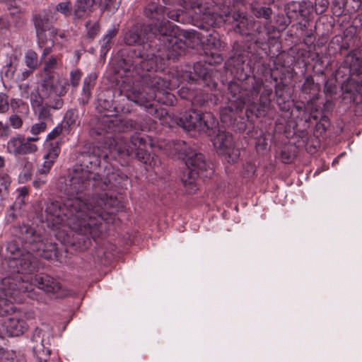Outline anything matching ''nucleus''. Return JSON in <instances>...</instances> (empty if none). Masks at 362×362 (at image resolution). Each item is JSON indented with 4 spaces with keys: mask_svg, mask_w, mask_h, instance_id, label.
Returning a JSON list of instances; mask_svg holds the SVG:
<instances>
[{
    "mask_svg": "<svg viewBox=\"0 0 362 362\" xmlns=\"http://www.w3.org/2000/svg\"><path fill=\"white\" fill-rule=\"evenodd\" d=\"M46 122L40 121V122L35 123L33 125H32L30 128V132L33 135H38L39 134L44 132L46 130Z\"/></svg>",
    "mask_w": 362,
    "mask_h": 362,
    "instance_id": "nucleus-64",
    "label": "nucleus"
},
{
    "mask_svg": "<svg viewBox=\"0 0 362 362\" xmlns=\"http://www.w3.org/2000/svg\"><path fill=\"white\" fill-rule=\"evenodd\" d=\"M32 291V284L21 274H16L1 280L0 291L6 296L14 298V300H18L21 293H30Z\"/></svg>",
    "mask_w": 362,
    "mask_h": 362,
    "instance_id": "nucleus-19",
    "label": "nucleus"
},
{
    "mask_svg": "<svg viewBox=\"0 0 362 362\" xmlns=\"http://www.w3.org/2000/svg\"><path fill=\"white\" fill-rule=\"evenodd\" d=\"M208 136L211 138L214 147L220 151V153L228 154V158L230 159V153L233 150L231 149L233 147L232 135L226 131L221 130L218 124L214 133ZM228 161L230 162V160Z\"/></svg>",
    "mask_w": 362,
    "mask_h": 362,
    "instance_id": "nucleus-25",
    "label": "nucleus"
},
{
    "mask_svg": "<svg viewBox=\"0 0 362 362\" xmlns=\"http://www.w3.org/2000/svg\"><path fill=\"white\" fill-rule=\"evenodd\" d=\"M150 44L151 40L143 46L122 49L119 52L118 66L132 76H138L144 71H156L158 57L153 52Z\"/></svg>",
    "mask_w": 362,
    "mask_h": 362,
    "instance_id": "nucleus-3",
    "label": "nucleus"
},
{
    "mask_svg": "<svg viewBox=\"0 0 362 362\" xmlns=\"http://www.w3.org/2000/svg\"><path fill=\"white\" fill-rule=\"evenodd\" d=\"M57 69V61L54 57H51L45 64L42 76L59 74L55 70Z\"/></svg>",
    "mask_w": 362,
    "mask_h": 362,
    "instance_id": "nucleus-51",
    "label": "nucleus"
},
{
    "mask_svg": "<svg viewBox=\"0 0 362 362\" xmlns=\"http://www.w3.org/2000/svg\"><path fill=\"white\" fill-rule=\"evenodd\" d=\"M210 33L206 36L207 45L211 46L212 48L216 49L220 46V41L218 39V34L214 29L208 30Z\"/></svg>",
    "mask_w": 362,
    "mask_h": 362,
    "instance_id": "nucleus-59",
    "label": "nucleus"
},
{
    "mask_svg": "<svg viewBox=\"0 0 362 362\" xmlns=\"http://www.w3.org/2000/svg\"><path fill=\"white\" fill-rule=\"evenodd\" d=\"M118 28H112L107 31V33L105 35L100 43V55H106L107 52L110 49L112 45V40L116 37L118 33Z\"/></svg>",
    "mask_w": 362,
    "mask_h": 362,
    "instance_id": "nucleus-43",
    "label": "nucleus"
},
{
    "mask_svg": "<svg viewBox=\"0 0 362 362\" xmlns=\"http://www.w3.org/2000/svg\"><path fill=\"white\" fill-rule=\"evenodd\" d=\"M361 5V4L359 0H345L344 12L355 13L359 9Z\"/></svg>",
    "mask_w": 362,
    "mask_h": 362,
    "instance_id": "nucleus-60",
    "label": "nucleus"
},
{
    "mask_svg": "<svg viewBox=\"0 0 362 362\" xmlns=\"http://www.w3.org/2000/svg\"><path fill=\"white\" fill-rule=\"evenodd\" d=\"M147 139L145 134L136 132L130 136L129 142L134 148L135 158L141 163L151 166L153 156L146 149L148 144Z\"/></svg>",
    "mask_w": 362,
    "mask_h": 362,
    "instance_id": "nucleus-22",
    "label": "nucleus"
},
{
    "mask_svg": "<svg viewBox=\"0 0 362 362\" xmlns=\"http://www.w3.org/2000/svg\"><path fill=\"white\" fill-rule=\"evenodd\" d=\"M101 0H76L73 11L74 20H82L87 14L91 11V8Z\"/></svg>",
    "mask_w": 362,
    "mask_h": 362,
    "instance_id": "nucleus-36",
    "label": "nucleus"
},
{
    "mask_svg": "<svg viewBox=\"0 0 362 362\" xmlns=\"http://www.w3.org/2000/svg\"><path fill=\"white\" fill-rule=\"evenodd\" d=\"M202 5V0H180V6L188 9L200 8Z\"/></svg>",
    "mask_w": 362,
    "mask_h": 362,
    "instance_id": "nucleus-62",
    "label": "nucleus"
},
{
    "mask_svg": "<svg viewBox=\"0 0 362 362\" xmlns=\"http://www.w3.org/2000/svg\"><path fill=\"white\" fill-rule=\"evenodd\" d=\"M272 4L260 3L254 1L250 4V9L251 13L256 18L265 23H270L274 17V11L272 8Z\"/></svg>",
    "mask_w": 362,
    "mask_h": 362,
    "instance_id": "nucleus-29",
    "label": "nucleus"
},
{
    "mask_svg": "<svg viewBox=\"0 0 362 362\" xmlns=\"http://www.w3.org/2000/svg\"><path fill=\"white\" fill-rule=\"evenodd\" d=\"M166 7L159 2L149 1L143 8V15L149 23L145 24L146 30H150L152 37L163 32L170 30L175 25L165 18Z\"/></svg>",
    "mask_w": 362,
    "mask_h": 362,
    "instance_id": "nucleus-12",
    "label": "nucleus"
},
{
    "mask_svg": "<svg viewBox=\"0 0 362 362\" xmlns=\"http://www.w3.org/2000/svg\"><path fill=\"white\" fill-rule=\"evenodd\" d=\"M65 132V129L62 126L61 124H59L57 127H55L51 132H49L47 136L46 142H50L57 141V137H58L62 132Z\"/></svg>",
    "mask_w": 362,
    "mask_h": 362,
    "instance_id": "nucleus-61",
    "label": "nucleus"
},
{
    "mask_svg": "<svg viewBox=\"0 0 362 362\" xmlns=\"http://www.w3.org/2000/svg\"><path fill=\"white\" fill-rule=\"evenodd\" d=\"M178 27L175 25L170 30L163 32L151 39L153 52L159 58L176 61L185 52L187 44L177 37Z\"/></svg>",
    "mask_w": 362,
    "mask_h": 362,
    "instance_id": "nucleus-6",
    "label": "nucleus"
},
{
    "mask_svg": "<svg viewBox=\"0 0 362 362\" xmlns=\"http://www.w3.org/2000/svg\"><path fill=\"white\" fill-rule=\"evenodd\" d=\"M354 76L362 78V52L357 49L351 50L346 55L335 74V78L341 82L346 78Z\"/></svg>",
    "mask_w": 362,
    "mask_h": 362,
    "instance_id": "nucleus-18",
    "label": "nucleus"
},
{
    "mask_svg": "<svg viewBox=\"0 0 362 362\" xmlns=\"http://www.w3.org/2000/svg\"><path fill=\"white\" fill-rule=\"evenodd\" d=\"M272 94V88L261 78L241 73L228 83V105L221 110V121L236 132H245L254 117L267 115Z\"/></svg>",
    "mask_w": 362,
    "mask_h": 362,
    "instance_id": "nucleus-2",
    "label": "nucleus"
},
{
    "mask_svg": "<svg viewBox=\"0 0 362 362\" xmlns=\"http://www.w3.org/2000/svg\"><path fill=\"white\" fill-rule=\"evenodd\" d=\"M298 3L300 8V16L303 18H309L313 12L315 11L312 1L306 0L298 1Z\"/></svg>",
    "mask_w": 362,
    "mask_h": 362,
    "instance_id": "nucleus-49",
    "label": "nucleus"
},
{
    "mask_svg": "<svg viewBox=\"0 0 362 362\" xmlns=\"http://www.w3.org/2000/svg\"><path fill=\"white\" fill-rule=\"evenodd\" d=\"M62 139L46 142L45 144V153L43 156L45 161L42 168L39 170L40 174H47L53 164L57 160L61 152Z\"/></svg>",
    "mask_w": 362,
    "mask_h": 362,
    "instance_id": "nucleus-24",
    "label": "nucleus"
},
{
    "mask_svg": "<svg viewBox=\"0 0 362 362\" xmlns=\"http://www.w3.org/2000/svg\"><path fill=\"white\" fill-rule=\"evenodd\" d=\"M55 9L65 16H69L72 12L71 3L70 1L60 2L56 6Z\"/></svg>",
    "mask_w": 362,
    "mask_h": 362,
    "instance_id": "nucleus-57",
    "label": "nucleus"
},
{
    "mask_svg": "<svg viewBox=\"0 0 362 362\" xmlns=\"http://www.w3.org/2000/svg\"><path fill=\"white\" fill-rule=\"evenodd\" d=\"M134 148L132 145L130 146L127 141L121 139L116 141L114 148L111 150V152L116 153L119 157L126 158L133 153Z\"/></svg>",
    "mask_w": 362,
    "mask_h": 362,
    "instance_id": "nucleus-41",
    "label": "nucleus"
},
{
    "mask_svg": "<svg viewBox=\"0 0 362 362\" xmlns=\"http://www.w3.org/2000/svg\"><path fill=\"white\" fill-rule=\"evenodd\" d=\"M86 27L87 29L86 36L91 40L98 35L100 29V24L98 21L92 22L90 20L86 22Z\"/></svg>",
    "mask_w": 362,
    "mask_h": 362,
    "instance_id": "nucleus-50",
    "label": "nucleus"
},
{
    "mask_svg": "<svg viewBox=\"0 0 362 362\" xmlns=\"http://www.w3.org/2000/svg\"><path fill=\"white\" fill-rule=\"evenodd\" d=\"M107 155L105 153L103 156L104 163V173L105 175H100L98 180H95V184H93L90 199L91 200L94 195L98 198V196L101 194H105L106 190H112L115 188H118L123 186L124 182L127 181V175L122 173L119 169H115L111 164H109L105 159Z\"/></svg>",
    "mask_w": 362,
    "mask_h": 362,
    "instance_id": "nucleus-13",
    "label": "nucleus"
},
{
    "mask_svg": "<svg viewBox=\"0 0 362 362\" xmlns=\"http://www.w3.org/2000/svg\"><path fill=\"white\" fill-rule=\"evenodd\" d=\"M315 112H314L315 115ZM316 115H317V114H316ZM317 116H318V118L316 119L312 117H310V125L311 124L312 119L317 121L315 127V134H317V135L322 136L324 133L326 132L327 129L329 127L330 121H329L328 116L326 115H322L321 116L317 115Z\"/></svg>",
    "mask_w": 362,
    "mask_h": 362,
    "instance_id": "nucleus-44",
    "label": "nucleus"
},
{
    "mask_svg": "<svg viewBox=\"0 0 362 362\" xmlns=\"http://www.w3.org/2000/svg\"><path fill=\"white\" fill-rule=\"evenodd\" d=\"M194 74L197 76L198 83L203 84L204 86L214 89L216 88L217 83L212 78L207 69L202 66L199 63L194 66Z\"/></svg>",
    "mask_w": 362,
    "mask_h": 362,
    "instance_id": "nucleus-35",
    "label": "nucleus"
},
{
    "mask_svg": "<svg viewBox=\"0 0 362 362\" xmlns=\"http://www.w3.org/2000/svg\"><path fill=\"white\" fill-rule=\"evenodd\" d=\"M14 298L0 295V316L8 315L13 310Z\"/></svg>",
    "mask_w": 362,
    "mask_h": 362,
    "instance_id": "nucleus-46",
    "label": "nucleus"
},
{
    "mask_svg": "<svg viewBox=\"0 0 362 362\" xmlns=\"http://www.w3.org/2000/svg\"><path fill=\"white\" fill-rule=\"evenodd\" d=\"M296 156L295 149H282L280 151V159L284 163H291Z\"/></svg>",
    "mask_w": 362,
    "mask_h": 362,
    "instance_id": "nucleus-54",
    "label": "nucleus"
},
{
    "mask_svg": "<svg viewBox=\"0 0 362 362\" xmlns=\"http://www.w3.org/2000/svg\"><path fill=\"white\" fill-rule=\"evenodd\" d=\"M340 88L343 99L353 103L362 101V78L359 76L346 78L341 81Z\"/></svg>",
    "mask_w": 362,
    "mask_h": 362,
    "instance_id": "nucleus-21",
    "label": "nucleus"
},
{
    "mask_svg": "<svg viewBox=\"0 0 362 362\" xmlns=\"http://www.w3.org/2000/svg\"><path fill=\"white\" fill-rule=\"evenodd\" d=\"M64 105L63 99H52L46 100L45 103L38 110V118L40 121L46 122L47 120H52V115L51 110H58L62 108Z\"/></svg>",
    "mask_w": 362,
    "mask_h": 362,
    "instance_id": "nucleus-33",
    "label": "nucleus"
},
{
    "mask_svg": "<svg viewBox=\"0 0 362 362\" xmlns=\"http://www.w3.org/2000/svg\"><path fill=\"white\" fill-rule=\"evenodd\" d=\"M69 88V80L59 74L42 76L40 90L45 100L62 99Z\"/></svg>",
    "mask_w": 362,
    "mask_h": 362,
    "instance_id": "nucleus-17",
    "label": "nucleus"
},
{
    "mask_svg": "<svg viewBox=\"0 0 362 362\" xmlns=\"http://www.w3.org/2000/svg\"><path fill=\"white\" fill-rule=\"evenodd\" d=\"M354 40L352 37L347 36L342 38L341 45L339 47V52L341 55H346V53L349 49L354 47Z\"/></svg>",
    "mask_w": 362,
    "mask_h": 362,
    "instance_id": "nucleus-58",
    "label": "nucleus"
},
{
    "mask_svg": "<svg viewBox=\"0 0 362 362\" xmlns=\"http://www.w3.org/2000/svg\"><path fill=\"white\" fill-rule=\"evenodd\" d=\"M177 124L187 132H202L211 135L216 130L218 121L210 112H202L192 108L178 117Z\"/></svg>",
    "mask_w": 362,
    "mask_h": 362,
    "instance_id": "nucleus-10",
    "label": "nucleus"
},
{
    "mask_svg": "<svg viewBox=\"0 0 362 362\" xmlns=\"http://www.w3.org/2000/svg\"><path fill=\"white\" fill-rule=\"evenodd\" d=\"M125 96L129 100L144 106L148 114L160 119L168 116V112L165 109L157 108L151 102L156 100L167 106H174L177 102L175 95L165 90V88L154 93H145L132 88L125 91Z\"/></svg>",
    "mask_w": 362,
    "mask_h": 362,
    "instance_id": "nucleus-4",
    "label": "nucleus"
},
{
    "mask_svg": "<svg viewBox=\"0 0 362 362\" xmlns=\"http://www.w3.org/2000/svg\"><path fill=\"white\" fill-rule=\"evenodd\" d=\"M34 281L38 288L47 293L55 294L57 298L62 297L65 295L59 281L48 274H40L37 275L35 277Z\"/></svg>",
    "mask_w": 362,
    "mask_h": 362,
    "instance_id": "nucleus-23",
    "label": "nucleus"
},
{
    "mask_svg": "<svg viewBox=\"0 0 362 362\" xmlns=\"http://www.w3.org/2000/svg\"><path fill=\"white\" fill-rule=\"evenodd\" d=\"M301 94L306 100L304 110L301 116H298L296 119V127L302 132L310 127V117L317 119L318 116L315 115L317 112V105L316 101L319 98L320 85L315 82L312 76H307L301 86Z\"/></svg>",
    "mask_w": 362,
    "mask_h": 362,
    "instance_id": "nucleus-8",
    "label": "nucleus"
},
{
    "mask_svg": "<svg viewBox=\"0 0 362 362\" xmlns=\"http://www.w3.org/2000/svg\"><path fill=\"white\" fill-rule=\"evenodd\" d=\"M233 55L231 56L228 60V64L229 66H237V69L243 70V68L241 67L245 60L247 59L249 56V51L245 49V46L239 44L238 42H235L233 45Z\"/></svg>",
    "mask_w": 362,
    "mask_h": 362,
    "instance_id": "nucleus-34",
    "label": "nucleus"
},
{
    "mask_svg": "<svg viewBox=\"0 0 362 362\" xmlns=\"http://www.w3.org/2000/svg\"><path fill=\"white\" fill-rule=\"evenodd\" d=\"M152 38L144 23H135L124 35V42L128 46H143Z\"/></svg>",
    "mask_w": 362,
    "mask_h": 362,
    "instance_id": "nucleus-20",
    "label": "nucleus"
},
{
    "mask_svg": "<svg viewBox=\"0 0 362 362\" xmlns=\"http://www.w3.org/2000/svg\"><path fill=\"white\" fill-rule=\"evenodd\" d=\"M92 151L81 152L73 166V175L60 182L59 187L67 196L63 201L49 200L45 212L57 224L68 226L75 232L72 245L86 250L102 234L104 222H111L115 214L123 208L115 196L101 194L90 199L93 184L100 175L95 171L100 167V148L90 146Z\"/></svg>",
    "mask_w": 362,
    "mask_h": 362,
    "instance_id": "nucleus-1",
    "label": "nucleus"
},
{
    "mask_svg": "<svg viewBox=\"0 0 362 362\" xmlns=\"http://www.w3.org/2000/svg\"><path fill=\"white\" fill-rule=\"evenodd\" d=\"M97 77L95 73H90L84 78L81 94V101L83 105L87 104L91 98L92 90L95 86Z\"/></svg>",
    "mask_w": 362,
    "mask_h": 362,
    "instance_id": "nucleus-38",
    "label": "nucleus"
},
{
    "mask_svg": "<svg viewBox=\"0 0 362 362\" xmlns=\"http://www.w3.org/2000/svg\"><path fill=\"white\" fill-rule=\"evenodd\" d=\"M255 25L252 28V31L250 34V38L256 44H262L264 42L274 38V26L270 23L255 21Z\"/></svg>",
    "mask_w": 362,
    "mask_h": 362,
    "instance_id": "nucleus-28",
    "label": "nucleus"
},
{
    "mask_svg": "<svg viewBox=\"0 0 362 362\" xmlns=\"http://www.w3.org/2000/svg\"><path fill=\"white\" fill-rule=\"evenodd\" d=\"M11 182V179L7 173H0V197H6L8 195Z\"/></svg>",
    "mask_w": 362,
    "mask_h": 362,
    "instance_id": "nucleus-47",
    "label": "nucleus"
},
{
    "mask_svg": "<svg viewBox=\"0 0 362 362\" xmlns=\"http://www.w3.org/2000/svg\"><path fill=\"white\" fill-rule=\"evenodd\" d=\"M332 4L334 14L341 16L344 13L345 0H333Z\"/></svg>",
    "mask_w": 362,
    "mask_h": 362,
    "instance_id": "nucleus-63",
    "label": "nucleus"
},
{
    "mask_svg": "<svg viewBox=\"0 0 362 362\" xmlns=\"http://www.w3.org/2000/svg\"><path fill=\"white\" fill-rule=\"evenodd\" d=\"M78 118V112L76 108L69 109L63 118L61 124L65 129V132L69 134L77 124L76 122Z\"/></svg>",
    "mask_w": 362,
    "mask_h": 362,
    "instance_id": "nucleus-40",
    "label": "nucleus"
},
{
    "mask_svg": "<svg viewBox=\"0 0 362 362\" xmlns=\"http://www.w3.org/2000/svg\"><path fill=\"white\" fill-rule=\"evenodd\" d=\"M12 233L24 244L21 247L35 252L36 256L45 259H52L57 257L56 244L45 242L41 235L30 225L22 224L14 226Z\"/></svg>",
    "mask_w": 362,
    "mask_h": 362,
    "instance_id": "nucleus-5",
    "label": "nucleus"
},
{
    "mask_svg": "<svg viewBox=\"0 0 362 362\" xmlns=\"http://www.w3.org/2000/svg\"><path fill=\"white\" fill-rule=\"evenodd\" d=\"M98 108L100 111H107L111 113H118L119 111L117 107L114 105L112 95L110 91L101 93L98 96Z\"/></svg>",
    "mask_w": 362,
    "mask_h": 362,
    "instance_id": "nucleus-37",
    "label": "nucleus"
},
{
    "mask_svg": "<svg viewBox=\"0 0 362 362\" xmlns=\"http://www.w3.org/2000/svg\"><path fill=\"white\" fill-rule=\"evenodd\" d=\"M29 249L10 242L6 247V262L11 272L17 274H32L37 268L36 258Z\"/></svg>",
    "mask_w": 362,
    "mask_h": 362,
    "instance_id": "nucleus-7",
    "label": "nucleus"
},
{
    "mask_svg": "<svg viewBox=\"0 0 362 362\" xmlns=\"http://www.w3.org/2000/svg\"><path fill=\"white\" fill-rule=\"evenodd\" d=\"M286 86L281 82L277 83L275 86L276 103L283 112H288L292 105V101L290 100L291 95L286 90Z\"/></svg>",
    "mask_w": 362,
    "mask_h": 362,
    "instance_id": "nucleus-32",
    "label": "nucleus"
},
{
    "mask_svg": "<svg viewBox=\"0 0 362 362\" xmlns=\"http://www.w3.org/2000/svg\"><path fill=\"white\" fill-rule=\"evenodd\" d=\"M329 2L328 0H315L313 8L317 15L324 13L328 8Z\"/></svg>",
    "mask_w": 362,
    "mask_h": 362,
    "instance_id": "nucleus-56",
    "label": "nucleus"
},
{
    "mask_svg": "<svg viewBox=\"0 0 362 362\" xmlns=\"http://www.w3.org/2000/svg\"><path fill=\"white\" fill-rule=\"evenodd\" d=\"M33 345V352L38 362H47L51 354V350L48 347H45L44 344V339L42 330L35 328L33 331L31 338Z\"/></svg>",
    "mask_w": 362,
    "mask_h": 362,
    "instance_id": "nucleus-27",
    "label": "nucleus"
},
{
    "mask_svg": "<svg viewBox=\"0 0 362 362\" xmlns=\"http://www.w3.org/2000/svg\"><path fill=\"white\" fill-rule=\"evenodd\" d=\"M204 20H206V23L210 27H215L219 25L222 22H230V18L235 23L234 31L242 36L249 37L251 32L253 30L252 28L255 25V20L252 18L247 17L243 13L239 11L231 12L229 11L228 7L226 11H221L220 13H216L215 11L211 12L210 11L204 13Z\"/></svg>",
    "mask_w": 362,
    "mask_h": 362,
    "instance_id": "nucleus-9",
    "label": "nucleus"
},
{
    "mask_svg": "<svg viewBox=\"0 0 362 362\" xmlns=\"http://www.w3.org/2000/svg\"><path fill=\"white\" fill-rule=\"evenodd\" d=\"M286 15L293 21L300 16V8L298 1H291L284 5Z\"/></svg>",
    "mask_w": 362,
    "mask_h": 362,
    "instance_id": "nucleus-45",
    "label": "nucleus"
},
{
    "mask_svg": "<svg viewBox=\"0 0 362 362\" xmlns=\"http://www.w3.org/2000/svg\"><path fill=\"white\" fill-rule=\"evenodd\" d=\"M218 100V98L215 94L199 91L193 93L191 103L194 107H201L206 110L215 107Z\"/></svg>",
    "mask_w": 362,
    "mask_h": 362,
    "instance_id": "nucleus-30",
    "label": "nucleus"
},
{
    "mask_svg": "<svg viewBox=\"0 0 362 362\" xmlns=\"http://www.w3.org/2000/svg\"><path fill=\"white\" fill-rule=\"evenodd\" d=\"M37 150V146L29 142L23 135L18 134L12 137L8 142V151L15 156L33 153Z\"/></svg>",
    "mask_w": 362,
    "mask_h": 362,
    "instance_id": "nucleus-26",
    "label": "nucleus"
},
{
    "mask_svg": "<svg viewBox=\"0 0 362 362\" xmlns=\"http://www.w3.org/2000/svg\"><path fill=\"white\" fill-rule=\"evenodd\" d=\"M83 76L82 71L78 69H76L70 72V78H69V86H71V87L74 89L78 87L80 84V81L81 79V77Z\"/></svg>",
    "mask_w": 362,
    "mask_h": 362,
    "instance_id": "nucleus-53",
    "label": "nucleus"
},
{
    "mask_svg": "<svg viewBox=\"0 0 362 362\" xmlns=\"http://www.w3.org/2000/svg\"><path fill=\"white\" fill-rule=\"evenodd\" d=\"M117 113L104 115L98 121L96 126L90 130L92 137L96 139L98 136H104L106 133L122 132L131 130H139L141 124L131 119H121Z\"/></svg>",
    "mask_w": 362,
    "mask_h": 362,
    "instance_id": "nucleus-11",
    "label": "nucleus"
},
{
    "mask_svg": "<svg viewBox=\"0 0 362 362\" xmlns=\"http://www.w3.org/2000/svg\"><path fill=\"white\" fill-rule=\"evenodd\" d=\"M185 164L187 169L183 173L181 180L186 191L189 194H193L197 189L196 180L198 175L209 168V163L206 161L204 154L194 149L187 158Z\"/></svg>",
    "mask_w": 362,
    "mask_h": 362,
    "instance_id": "nucleus-14",
    "label": "nucleus"
},
{
    "mask_svg": "<svg viewBox=\"0 0 362 362\" xmlns=\"http://www.w3.org/2000/svg\"><path fill=\"white\" fill-rule=\"evenodd\" d=\"M32 21L35 29L37 43L40 47L44 46L47 42L46 32L49 31L50 35L54 37L57 34V30L53 26L57 21L55 13L50 10L44 9L33 16Z\"/></svg>",
    "mask_w": 362,
    "mask_h": 362,
    "instance_id": "nucleus-15",
    "label": "nucleus"
},
{
    "mask_svg": "<svg viewBox=\"0 0 362 362\" xmlns=\"http://www.w3.org/2000/svg\"><path fill=\"white\" fill-rule=\"evenodd\" d=\"M25 62L28 67L33 71L38 66V57L35 52L29 50L25 57Z\"/></svg>",
    "mask_w": 362,
    "mask_h": 362,
    "instance_id": "nucleus-52",
    "label": "nucleus"
},
{
    "mask_svg": "<svg viewBox=\"0 0 362 362\" xmlns=\"http://www.w3.org/2000/svg\"><path fill=\"white\" fill-rule=\"evenodd\" d=\"M165 15L169 19L178 23H183L185 20L184 11L181 9L166 11Z\"/></svg>",
    "mask_w": 362,
    "mask_h": 362,
    "instance_id": "nucleus-55",
    "label": "nucleus"
},
{
    "mask_svg": "<svg viewBox=\"0 0 362 362\" xmlns=\"http://www.w3.org/2000/svg\"><path fill=\"white\" fill-rule=\"evenodd\" d=\"M153 71H144L138 75L141 78L140 85L141 86V90L139 88H138L132 86L133 81L130 79H127V86L129 88H126V82L122 81V84L121 85V93L125 95V91L132 88H136L137 90L145 93H154L168 88L169 85L168 82L162 77L156 74Z\"/></svg>",
    "mask_w": 362,
    "mask_h": 362,
    "instance_id": "nucleus-16",
    "label": "nucleus"
},
{
    "mask_svg": "<svg viewBox=\"0 0 362 362\" xmlns=\"http://www.w3.org/2000/svg\"><path fill=\"white\" fill-rule=\"evenodd\" d=\"M337 80L334 78L327 79L324 85V93L327 97L332 98L337 95L338 90V86L337 84Z\"/></svg>",
    "mask_w": 362,
    "mask_h": 362,
    "instance_id": "nucleus-48",
    "label": "nucleus"
},
{
    "mask_svg": "<svg viewBox=\"0 0 362 362\" xmlns=\"http://www.w3.org/2000/svg\"><path fill=\"white\" fill-rule=\"evenodd\" d=\"M3 327L8 337L21 336L28 328V325L24 320L15 317L7 319L4 322Z\"/></svg>",
    "mask_w": 362,
    "mask_h": 362,
    "instance_id": "nucleus-31",
    "label": "nucleus"
},
{
    "mask_svg": "<svg viewBox=\"0 0 362 362\" xmlns=\"http://www.w3.org/2000/svg\"><path fill=\"white\" fill-rule=\"evenodd\" d=\"M292 21L286 15L276 14L274 13V17L271 21L272 26H274V35L285 30Z\"/></svg>",
    "mask_w": 362,
    "mask_h": 362,
    "instance_id": "nucleus-42",
    "label": "nucleus"
},
{
    "mask_svg": "<svg viewBox=\"0 0 362 362\" xmlns=\"http://www.w3.org/2000/svg\"><path fill=\"white\" fill-rule=\"evenodd\" d=\"M171 147L175 153L177 154L179 159H182L185 162L189 154L194 150L186 141L182 140L173 141Z\"/></svg>",
    "mask_w": 362,
    "mask_h": 362,
    "instance_id": "nucleus-39",
    "label": "nucleus"
}]
</instances>
